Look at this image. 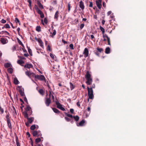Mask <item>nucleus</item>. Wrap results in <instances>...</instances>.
<instances>
[{"label":"nucleus","instance_id":"obj_60","mask_svg":"<svg viewBox=\"0 0 146 146\" xmlns=\"http://www.w3.org/2000/svg\"><path fill=\"white\" fill-rule=\"evenodd\" d=\"M18 57L19 58L21 59H25V58L24 57L22 56H18Z\"/></svg>","mask_w":146,"mask_h":146},{"label":"nucleus","instance_id":"obj_22","mask_svg":"<svg viewBox=\"0 0 146 146\" xmlns=\"http://www.w3.org/2000/svg\"><path fill=\"white\" fill-rule=\"evenodd\" d=\"M38 131H33L31 132L32 133L34 137H35L37 136L38 134Z\"/></svg>","mask_w":146,"mask_h":146},{"label":"nucleus","instance_id":"obj_29","mask_svg":"<svg viewBox=\"0 0 146 146\" xmlns=\"http://www.w3.org/2000/svg\"><path fill=\"white\" fill-rule=\"evenodd\" d=\"M96 50L100 53L103 51V49L102 48H100L99 47L97 48Z\"/></svg>","mask_w":146,"mask_h":146},{"label":"nucleus","instance_id":"obj_6","mask_svg":"<svg viewBox=\"0 0 146 146\" xmlns=\"http://www.w3.org/2000/svg\"><path fill=\"white\" fill-rule=\"evenodd\" d=\"M35 40L37 41L39 43L40 46L42 47L43 48L44 47L43 42L41 39L40 38H37L36 37L35 38Z\"/></svg>","mask_w":146,"mask_h":146},{"label":"nucleus","instance_id":"obj_53","mask_svg":"<svg viewBox=\"0 0 146 146\" xmlns=\"http://www.w3.org/2000/svg\"><path fill=\"white\" fill-rule=\"evenodd\" d=\"M13 110H14V111H13V113H14V115H16L17 114V112L16 111V110L15 109V108L14 107H13Z\"/></svg>","mask_w":146,"mask_h":146},{"label":"nucleus","instance_id":"obj_20","mask_svg":"<svg viewBox=\"0 0 146 146\" xmlns=\"http://www.w3.org/2000/svg\"><path fill=\"white\" fill-rule=\"evenodd\" d=\"M25 68H30L33 67V66L31 64H26L24 66Z\"/></svg>","mask_w":146,"mask_h":146},{"label":"nucleus","instance_id":"obj_50","mask_svg":"<svg viewBox=\"0 0 146 146\" xmlns=\"http://www.w3.org/2000/svg\"><path fill=\"white\" fill-rule=\"evenodd\" d=\"M44 22L45 24H47L48 23V20L46 18H45L44 19Z\"/></svg>","mask_w":146,"mask_h":146},{"label":"nucleus","instance_id":"obj_27","mask_svg":"<svg viewBox=\"0 0 146 146\" xmlns=\"http://www.w3.org/2000/svg\"><path fill=\"white\" fill-rule=\"evenodd\" d=\"M52 110H53V111L55 113H60V111L56 108H52Z\"/></svg>","mask_w":146,"mask_h":146},{"label":"nucleus","instance_id":"obj_43","mask_svg":"<svg viewBox=\"0 0 146 146\" xmlns=\"http://www.w3.org/2000/svg\"><path fill=\"white\" fill-rule=\"evenodd\" d=\"M46 50L47 51H52V50L51 49V48L49 46V45H48L47 47V48H46Z\"/></svg>","mask_w":146,"mask_h":146},{"label":"nucleus","instance_id":"obj_38","mask_svg":"<svg viewBox=\"0 0 146 146\" xmlns=\"http://www.w3.org/2000/svg\"><path fill=\"white\" fill-rule=\"evenodd\" d=\"M25 74L29 77H31V72L29 71H27L25 72Z\"/></svg>","mask_w":146,"mask_h":146},{"label":"nucleus","instance_id":"obj_16","mask_svg":"<svg viewBox=\"0 0 146 146\" xmlns=\"http://www.w3.org/2000/svg\"><path fill=\"white\" fill-rule=\"evenodd\" d=\"M96 5L98 7V8L99 9H100L102 7V4L101 2L98 1H96Z\"/></svg>","mask_w":146,"mask_h":146},{"label":"nucleus","instance_id":"obj_2","mask_svg":"<svg viewBox=\"0 0 146 146\" xmlns=\"http://www.w3.org/2000/svg\"><path fill=\"white\" fill-rule=\"evenodd\" d=\"M85 78L87 80L86 83L88 85H91L92 82V79L91 77V75L88 71L87 72L85 75Z\"/></svg>","mask_w":146,"mask_h":146},{"label":"nucleus","instance_id":"obj_47","mask_svg":"<svg viewBox=\"0 0 146 146\" xmlns=\"http://www.w3.org/2000/svg\"><path fill=\"white\" fill-rule=\"evenodd\" d=\"M69 47L70 48V49L73 50L74 49V46L73 44H70L69 45Z\"/></svg>","mask_w":146,"mask_h":146},{"label":"nucleus","instance_id":"obj_36","mask_svg":"<svg viewBox=\"0 0 146 146\" xmlns=\"http://www.w3.org/2000/svg\"><path fill=\"white\" fill-rule=\"evenodd\" d=\"M56 31L55 30H53V33H50V34H52V35H51V37L53 38L54 37V36L56 34Z\"/></svg>","mask_w":146,"mask_h":146},{"label":"nucleus","instance_id":"obj_51","mask_svg":"<svg viewBox=\"0 0 146 146\" xmlns=\"http://www.w3.org/2000/svg\"><path fill=\"white\" fill-rule=\"evenodd\" d=\"M68 11L69 12L70 9V5L69 3L68 4Z\"/></svg>","mask_w":146,"mask_h":146},{"label":"nucleus","instance_id":"obj_26","mask_svg":"<svg viewBox=\"0 0 146 146\" xmlns=\"http://www.w3.org/2000/svg\"><path fill=\"white\" fill-rule=\"evenodd\" d=\"M110 49L109 47L106 48L105 49V52L106 54H108L110 53Z\"/></svg>","mask_w":146,"mask_h":146},{"label":"nucleus","instance_id":"obj_52","mask_svg":"<svg viewBox=\"0 0 146 146\" xmlns=\"http://www.w3.org/2000/svg\"><path fill=\"white\" fill-rule=\"evenodd\" d=\"M35 8L36 9V11H37V13L38 12V10H40L38 7L36 5H35Z\"/></svg>","mask_w":146,"mask_h":146},{"label":"nucleus","instance_id":"obj_46","mask_svg":"<svg viewBox=\"0 0 146 146\" xmlns=\"http://www.w3.org/2000/svg\"><path fill=\"white\" fill-rule=\"evenodd\" d=\"M84 24H82L80 25V29L81 30H82L84 27Z\"/></svg>","mask_w":146,"mask_h":146},{"label":"nucleus","instance_id":"obj_59","mask_svg":"<svg viewBox=\"0 0 146 146\" xmlns=\"http://www.w3.org/2000/svg\"><path fill=\"white\" fill-rule=\"evenodd\" d=\"M15 21L16 23H20V21L17 18H15Z\"/></svg>","mask_w":146,"mask_h":146},{"label":"nucleus","instance_id":"obj_48","mask_svg":"<svg viewBox=\"0 0 146 146\" xmlns=\"http://www.w3.org/2000/svg\"><path fill=\"white\" fill-rule=\"evenodd\" d=\"M27 2L29 3V6L31 7V0H27Z\"/></svg>","mask_w":146,"mask_h":146},{"label":"nucleus","instance_id":"obj_45","mask_svg":"<svg viewBox=\"0 0 146 146\" xmlns=\"http://www.w3.org/2000/svg\"><path fill=\"white\" fill-rule=\"evenodd\" d=\"M5 28L8 29V28H10V27L9 25V24H6L4 25Z\"/></svg>","mask_w":146,"mask_h":146},{"label":"nucleus","instance_id":"obj_61","mask_svg":"<svg viewBox=\"0 0 146 146\" xmlns=\"http://www.w3.org/2000/svg\"><path fill=\"white\" fill-rule=\"evenodd\" d=\"M38 131V134L37 135L38 136H41L42 135V134L40 133V131Z\"/></svg>","mask_w":146,"mask_h":146},{"label":"nucleus","instance_id":"obj_25","mask_svg":"<svg viewBox=\"0 0 146 146\" xmlns=\"http://www.w3.org/2000/svg\"><path fill=\"white\" fill-rule=\"evenodd\" d=\"M13 82L16 85L18 84L19 83V81L16 78H15L14 79Z\"/></svg>","mask_w":146,"mask_h":146},{"label":"nucleus","instance_id":"obj_58","mask_svg":"<svg viewBox=\"0 0 146 146\" xmlns=\"http://www.w3.org/2000/svg\"><path fill=\"white\" fill-rule=\"evenodd\" d=\"M90 107H88L87 108V110L88 112H89V114H90Z\"/></svg>","mask_w":146,"mask_h":146},{"label":"nucleus","instance_id":"obj_33","mask_svg":"<svg viewBox=\"0 0 146 146\" xmlns=\"http://www.w3.org/2000/svg\"><path fill=\"white\" fill-rule=\"evenodd\" d=\"M7 70L8 72L10 74H12L13 72V68H8Z\"/></svg>","mask_w":146,"mask_h":146},{"label":"nucleus","instance_id":"obj_37","mask_svg":"<svg viewBox=\"0 0 146 146\" xmlns=\"http://www.w3.org/2000/svg\"><path fill=\"white\" fill-rule=\"evenodd\" d=\"M36 30L38 32H40L41 31V27L40 26H37L36 27Z\"/></svg>","mask_w":146,"mask_h":146},{"label":"nucleus","instance_id":"obj_54","mask_svg":"<svg viewBox=\"0 0 146 146\" xmlns=\"http://www.w3.org/2000/svg\"><path fill=\"white\" fill-rule=\"evenodd\" d=\"M95 88V85L94 84H93L91 86V87L90 88V89L92 88V89L93 88Z\"/></svg>","mask_w":146,"mask_h":146},{"label":"nucleus","instance_id":"obj_13","mask_svg":"<svg viewBox=\"0 0 146 146\" xmlns=\"http://www.w3.org/2000/svg\"><path fill=\"white\" fill-rule=\"evenodd\" d=\"M60 14L59 12L57 11L56 12L54 17V19H56V21L58 20L59 15Z\"/></svg>","mask_w":146,"mask_h":146},{"label":"nucleus","instance_id":"obj_62","mask_svg":"<svg viewBox=\"0 0 146 146\" xmlns=\"http://www.w3.org/2000/svg\"><path fill=\"white\" fill-rule=\"evenodd\" d=\"M50 57L52 58L53 59H54V55L52 53H50Z\"/></svg>","mask_w":146,"mask_h":146},{"label":"nucleus","instance_id":"obj_44","mask_svg":"<svg viewBox=\"0 0 146 146\" xmlns=\"http://www.w3.org/2000/svg\"><path fill=\"white\" fill-rule=\"evenodd\" d=\"M0 111L1 112V114H3L4 113V110L1 106H0Z\"/></svg>","mask_w":146,"mask_h":146},{"label":"nucleus","instance_id":"obj_49","mask_svg":"<svg viewBox=\"0 0 146 146\" xmlns=\"http://www.w3.org/2000/svg\"><path fill=\"white\" fill-rule=\"evenodd\" d=\"M36 75L35 73H33L31 72V77H35V78H36Z\"/></svg>","mask_w":146,"mask_h":146},{"label":"nucleus","instance_id":"obj_30","mask_svg":"<svg viewBox=\"0 0 146 146\" xmlns=\"http://www.w3.org/2000/svg\"><path fill=\"white\" fill-rule=\"evenodd\" d=\"M16 144L17 146H20V143L19 141V139L17 136L16 137Z\"/></svg>","mask_w":146,"mask_h":146},{"label":"nucleus","instance_id":"obj_12","mask_svg":"<svg viewBox=\"0 0 146 146\" xmlns=\"http://www.w3.org/2000/svg\"><path fill=\"white\" fill-rule=\"evenodd\" d=\"M79 6L82 10H83L84 9V3L82 1H80V2Z\"/></svg>","mask_w":146,"mask_h":146},{"label":"nucleus","instance_id":"obj_31","mask_svg":"<svg viewBox=\"0 0 146 146\" xmlns=\"http://www.w3.org/2000/svg\"><path fill=\"white\" fill-rule=\"evenodd\" d=\"M38 92L39 93L42 95L43 96L44 95V91L43 89H40L38 91Z\"/></svg>","mask_w":146,"mask_h":146},{"label":"nucleus","instance_id":"obj_40","mask_svg":"<svg viewBox=\"0 0 146 146\" xmlns=\"http://www.w3.org/2000/svg\"><path fill=\"white\" fill-rule=\"evenodd\" d=\"M10 115L9 113L7 114L6 116V118L7 119V121L10 120V117L9 116Z\"/></svg>","mask_w":146,"mask_h":146},{"label":"nucleus","instance_id":"obj_9","mask_svg":"<svg viewBox=\"0 0 146 146\" xmlns=\"http://www.w3.org/2000/svg\"><path fill=\"white\" fill-rule=\"evenodd\" d=\"M51 100L50 98H46L45 101V104L47 106H48L51 103Z\"/></svg>","mask_w":146,"mask_h":146},{"label":"nucleus","instance_id":"obj_42","mask_svg":"<svg viewBox=\"0 0 146 146\" xmlns=\"http://www.w3.org/2000/svg\"><path fill=\"white\" fill-rule=\"evenodd\" d=\"M41 141V139L40 138H37L35 139V142L37 143Z\"/></svg>","mask_w":146,"mask_h":146},{"label":"nucleus","instance_id":"obj_14","mask_svg":"<svg viewBox=\"0 0 146 146\" xmlns=\"http://www.w3.org/2000/svg\"><path fill=\"white\" fill-rule=\"evenodd\" d=\"M85 123V121L84 119H83L82 121H80L79 123L77 124V125L78 126H82L84 125V124Z\"/></svg>","mask_w":146,"mask_h":146},{"label":"nucleus","instance_id":"obj_3","mask_svg":"<svg viewBox=\"0 0 146 146\" xmlns=\"http://www.w3.org/2000/svg\"><path fill=\"white\" fill-rule=\"evenodd\" d=\"M87 89L89 98L91 99H93L94 98V95L93 89H92V88L90 89L88 86L87 87Z\"/></svg>","mask_w":146,"mask_h":146},{"label":"nucleus","instance_id":"obj_41","mask_svg":"<svg viewBox=\"0 0 146 146\" xmlns=\"http://www.w3.org/2000/svg\"><path fill=\"white\" fill-rule=\"evenodd\" d=\"M94 53L97 56H99L100 53L97 50H95L94 51Z\"/></svg>","mask_w":146,"mask_h":146},{"label":"nucleus","instance_id":"obj_21","mask_svg":"<svg viewBox=\"0 0 146 146\" xmlns=\"http://www.w3.org/2000/svg\"><path fill=\"white\" fill-rule=\"evenodd\" d=\"M7 121V124L8 127L10 129H12V127L10 120Z\"/></svg>","mask_w":146,"mask_h":146},{"label":"nucleus","instance_id":"obj_35","mask_svg":"<svg viewBox=\"0 0 146 146\" xmlns=\"http://www.w3.org/2000/svg\"><path fill=\"white\" fill-rule=\"evenodd\" d=\"M17 63L18 64L21 65V64L24 63V62L22 60H19L17 61Z\"/></svg>","mask_w":146,"mask_h":146},{"label":"nucleus","instance_id":"obj_5","mask_svg":"<svg viewBox=\"0 0 146 146\" xmlns=\"http://www.w3.org/2000/svg\"><path fill=\"white\" fill-rule=\"evenodd\" d=\"M26 106V108H25V111L28 112L29 115H30L32 113L31 108L29 105H27Z\"/></svg>","mask_w":146,"mask_h":146},{"label":"nucleus","instance_id":"obj_55","mask_svg":"<svg viewBox=\"0 0 146 146\" xmlns=\"http://www.w3.org/2000/svg\"><path fill=\"white\" fill-rule=\"evenodd\" d=\"M70 112L72 113H74V110L73 109L71 108L70 109Z\"/></svg>","mask_w":146,"mask_h":146},{"label":"nucleus","instance_id":"obj_24","mask_svg":"<svg viewBox=\"0 0 146 146\" xmlns=\"http://www.w3.org/2000/svg\"><path fill=\"white\" fill-rule=\"evenodd\" d=\"M23 113L25 118H27L28 117V112L26 111H23Z\"/></svg>","mask_w":146,"mask_h":146},{"label":"nucleus","instance_id":"obj_32","mask_svg":"<svg viewBox=\"0 0 146 146\" xmlns=\"http://www.w3.org/2000/svg\"><path fill=\"white\" fill-rule=\"evenodd\" d=\"M100 30L102 31V34L103 35H105V34H104V33H105L104 29L101 26H100Z\"/></svg>","mask_w":146,"mask_h":146},{"label":"nucleus","instance_id":"obj_10","mask_svg":"<svg viewBox=\"0 0 146 146\" xmlns=\"http://www.w3.org/2000/svg\"><path fill=\"white\" fill-rule=\"evenodd\" d=\"M18 87L19 88V92L20 94L22 96H24V93L23 89L21 87L18 86Z\"/></svg>","mask_w":146,"mask_h":146},{"label":"nucleus","instance_id":"obj_56","mask_svg":"<svg viewBox=\"0 0 146 146\" xmlns=\"http://www.w3.org/2000/svg\"><path fill=\"white\" fill-rule=\"evenodd\" d=\"M2 32L4 33H5L8 35H9V33L6 31H3Z\"/></svg>","mask_w":146,"mask_h":146},{"label":"nucleus","instance_id":"obj_8","mask_svg":"<svg viewBox=\"0 0 146 146\" xmlns=\"http://www.w3.org/2000/svg\"><path fill=\"white\" fill-rule=\"evenodd\" d=\"M36 78L41 80H44L45 79L44 76L42 75H36Z\"/></svg>","mask_w":146,"mask_h":146},{"label":"nucleus","instance_id":"obj_64","mask_svg":"<svg viewBox=\"0 0 146 146\" xmlns=\"http://www.w3.org/2000/svg\"><path fill=\"white\" fill-rule=\"evenodd\" d=\"M52 3L54 5H56L57 4V2L56 0H54L53 1V2H52Z\"/></svg>","mask_w":146,"mask_h":146},{"label":"nucleus","instance_id":"obj_4","mask_svg":"<svg viewBox=\"0 0 146 146\" xmlns=\"http://www.w3.org/2000/svg\"><path fill=\"white\" fill-rule=\"evenodd\" d=\"M55 102L56 104L57 105V107L58 108L63 111H65V109L62 107V105L60 103H59L58 100L56 98V101Z\"/></svg>","mask_w":146,"mask_h":146},{"label":"nucleus","instance_id":"obj_28","mask_svg":"<svg viewBox=\"0 0 146 146\" xmlns=\"http://www.w3.org/2000/svg\"><path fill=\"white\" fill-rule=\"evenodd\" d=\"M70 87L71 90H72L75 87V86L73 85L71 82L70 83Z\"/></svg>","mask_w":146,"mask_h":146},{"label":"nucleus","instance_id":"obj_63","mask_svg":"<svg viewBox=\"0 0 146 146\" xmlns=\"http://www.w3.org/2000/svg\"><path fill=\"white\" fill-rule=\"evenodd\" d=\"M89 7H93V3L92 2H90Z\"/></svg>","mask_w":146,"mask_h":146},{"label":"nucleus","instance_id":"obj_57","mask_svg":"<svg viewBox=\"0 0 146 146\" xmlns=\"http://www.w3.org/2000/svg\"><path fill=\"white\" fill-rule=\"evenodd\" d=\"M1 22L2 23H5L6 22V20L3 19L1 21Z\"/></svg>","mask_w":146,"mask_h":146},{"label":"nucleus","instance_id":"obj_34","mask_svg":"<svg viewBox=\"0 0 146 146\" xmlns=\"http://www.w3.org/2000/svg\"><path fill=\"white\" fill-rule=\"evenodd\" d=\"M27 47L28 48V51L29 53V54H30V55L31 56H32L33 55V54H32V52L31 50L29 48L28 46H27Z\"/></svg>","mask_w":146,"mask_h":146},{"label":"nucleus","instance_id":"obj_7","mask_svg":"<svg viewBox=\"0 0 146 146\" xmlns=\"http://www.w3.org/2000/svg\"><path fill=\"white\" fill-rule=\"evenodd\" d=\"M83 54H84V56L85 58H86L88 56L89 51L87 48H85Z\"/></svg>","mask_w":146,"mask_h":146},{"label":"nucleus","instance_id":"obj_15","mask_svg":"<svg viewBox=\"0 0 146 146\" xmlns=\"http://www.w3.org/2000/svg\"><path fill=\"white\" fill-rule=\"evenodd\" d=\"M1 43L3 44H6L8 42V40L6 38H1Z\"/></svg>","mask_w":146,"mask_h":146},{"label":"nucleus","instance_id":"obj_23","mask_svg":"<svg viewBox=\"0 0 146 146\" xmlns=\"http://www.w3.org/2000/svg\"><path fill=\"white\" fill-rule=\"evenodd\" d=\"M4 66L6 68L12 66L11 64L9 63H7L5 64Z\"/></svg>","mask_w":146,"mask_h":146},{"label":"nucleus","instance_id":"obj_19","mask_svg":"<svg viewBox=\"0 0 146 146\" xmlns=\"http://www.w3.org/2000/svg\"><path fill=\"white\" fill-rule=\"evenodd\" d=\"M37 4L40 8L41 9H44V7L43 5L39 1H37Z\"/></svg>","mask_w":146,"mask_h":146},{"label":"nucleus","instance_id":"obj_11","mask_svg":"<svg viewBox=\"0 0 146 146\" xmlns=\"http://www.w3.org/2000/svg\"><path fill=\"white\" fill-rule=\"evenodd\" d=\"M103 38H107L108 42V44L109 45H111L110 39V38L108 36V35L106 34H105V35H103Z\"/></svg>","mask_w":146,"mask_h":146},{"label":"nucleus","instance_id":"obj_1","mask_svg":"<svg viewBox=\"0 0 146 146\" xmlns=\"http://www.w3.org/2000/svg\"><path fill=\"white\" fill-rule=\"evenodd\" d=\"M64 113L65 115L68 117H64L65 119L68 122L70 121L72 123H73L74 122L73 118L76 121H78L79 120V117L78 115L75 116H73L72 115L68 114L66 112H65Z\"/></svg>","mask_w":146,"mask_h":146},{"label":"nucleus","instance_id":"obj_39","mask_svg":"<svg viewBox=\"0 0 146 146\" xmlns=\"http://www.w3.org/2000/svg\"><path fill=\"white\" fill-rule=\"evenodd\" d=\"M36 128V125H32L30 129L31 130H34Z\"/></svg>","mask_w":146,"mask_h":146},{"label":"nucleus","instance_id":"obj_17","mask_svg":"<svg viewBox=\"0 0 146 146\" xmlns=\"http://www.w3.org/2000/svg\"><path fill=\"white\" fill-rule=\"evenodd\" d=\"M38 13L40 15V17L41 18H43L44 17V15L40 10H38Z\"/></svg>","mask_w":146,"mask_h":146},{"label":"nucleus","instance_id":"obj_18","mask_svg":"<svg viewBox=\"0 0 146 146\" xmlns=\"http://www.w3.org/2000/svg\"><path fill=\"white\" fill-rule=\"evenodd\" d=\"M26 118L28 119V123H31L34 119V118L33 117H30L29 118L28 117Z\"/></svg>","mask_w":146,"mask_h":146}]
</instances>
